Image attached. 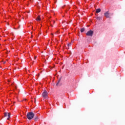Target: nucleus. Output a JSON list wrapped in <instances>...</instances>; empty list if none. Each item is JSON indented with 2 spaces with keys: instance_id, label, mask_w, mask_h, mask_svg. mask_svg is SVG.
Returning a JSON list of instances; mask_svg holds the SVG:
<instances>
[{
  "instance_id": "3",
  "label": "nucleus",
  "mask_w": 125,
  "mask_h": 125,
  "mask_svg": "<svg viewBox=\"0 0 125 125\" xmlns=\"http://www.w3.org/2000/svg\"><path fill=\"white\" fill-rule=\"evenodd\" d=\"M86 36H88L89 37H92L93 35V31L92 30H89L86 33Z\"/></svg>"
},
{
  "instance_id": "15",
  "label": "nucleus",
  "mask_w": 125,
  "mask_h": 125,
  "mask_svg": "<svg viewBox=\"0 0 125 125\" xmlns=\"http://www.w3.org/2000/svg\"><path fill=\"white\" fill-rule=\"evenodd\" d=\"M59 82H60V81H59V82L57 83V85H58V83H59Z\"/></svg>"
},
{
  "instance_id": "5",
  "label": "nucleus",
  "mask_w": 125,
  "mask_h": 125,
  "mask_svg": "<svg viewBox=\"0 0 125 125\" xmlns=\"http://www.w3.org/2000/svg\"><path fill=\"white\" fill-rule=\"evenodd\" d=\"M4 117H8L7 119L9 120V118H10V113H4Z\"/></svg>"
},
{
  "instance_id": "10",
  "label": "nucleus",
  "mask_w": 125,
  "mask_h": 125,
  "mask_svg": "<svg viewBox=\"0 0 125 125\" xmlns=\"http://www.w3.org/2000/svg\"><path fill=\"white\" fill-rule=\"evenodd\" d=\"M101 19V18H100V17H97V19L98 20H100Z\"/></svg>"
},
{
  "instance_id": "18",
  "label": "nucleus",
  "mask_w": 125,
  "mask_h": 125,
  "mask_svg": "<svg viewBox=\"0 0 125 125\" xmlns=\"http://www.w3.org/2000/svg\"><path fill=\"white\" fill-rule=\"evenodd\" d=\"M65 12H67V11H65Z\"/></svg>"
},
{
  "instance_id": "17",
  "label": "nucleus",
  "mask_w": 125,
  "mask_h": 125,
  "mask_svg": "<svg viewBox=\"0 0 125 125\" xmlns=\"http://www.w3.org/2000/svg\"><path fill=\"white\" fill-rule=\"evenodd\" d=\"M62 8H64V6L62 7Z\"/></svg>"
},
{
  "instance_id": "2",
  "label": "nucleus",
  "mask_w": 125,
  "mask_h": 125,
  "mask_svg": "<svg viewBox=\"0 0 125 125\" xmlns=\"http://www.w3.org/2000/svg\"><path fill=\"white\" fill-rule=\"evenodd\" d=\"M48 95V94L47 93V91H46V90H44L42 94V96L43 97V98H47Z\"/></svg>"
},
{
  "instance_id": "6",
  "label": "nucleus",
  "mask_w": 125,
  "mask_h": 125,
  "mask_svg": "<svg viewBox=\"0 0 125 125\" xmlns=\"http://www.w3.org/2000/svg\"><path fill=\"white\" fill-rule=\"evenodd\" d=\"M101 11V9L99 8L96 10V13H99Z\"/></svg>"
},
{
  "instance_id": "9",
  "label": "nucleus",
  "mask_w": 125,
  "mask_h": 125,
  "mask_svg": "<svg viewBox=\"0 0 125 125\" xmlns=\"http://www.w3.org/2000/svg\"><path fill=\"white\" fill-rule=\"evenodd\" d=\"M38 120H39V118L36 117V118H35V121L36 122H37V121H38Z\"/></svg>"
},
{
  "instance_id": "12",
  "label": "nucleus",
  "mask_w": 125,
  "mask_h": 125,
  "mask_svg": "<svg viewBox=\"0 0 125 125\" xmlns=\"http://www.w3.org/2000/svg\"><path fill=\"white\" fill-rule=\"evenodd\" d=\"M29 1H30V2H33V1H34V0H29Z\"/></svg>"
},
{
  "instance_id": "16",
  "label": "nucleus",
  "mask_w": 125,
  "mask_h": 125,
  "mask_svg": "<svg viewBox=\"0 0 125 125\" xmlns=\"http://www.w3.org/2000/svg\"><path fill=\"white\" fill-rule=\"evenodd\" d=\"M52 36H53V34L51 33Z\"/></svg>"
},
{
  "instance_id": "14",
  "label": "nucleus",
  "mask_w": 125,
  "mask_h": 125,
  "mask_svg": "<svg viewBox=\"0 0 125 125\" xmlns=\"http://www.w3.org/2000/svg\"><path fill=\"white\" fill-rule=\"evenodd\" d=\"M24 101H27V99H25L23 100Z\"/></svg>"
},
{
  "instance_id": "13",
  "label": "nucleus",
  "mask_w": 125,
  "mask_h": 125,
  "mask_svg": "<svg viewBox=\"0 0 125 125\" xmlns=\"http://www.w3.org/2000/svg\"><path fill=\"white\" fill-rule=\"evenodd\" d=\"M56 35H57V34H58V31H57V32L55 33Z\"/></svg>"
},
{
  "instance_id": "1",
  "label": "nucleus",
  "mask_w": 125,
  "mask_h": 125,
  "mask_svg": "<svg viewBox=\"0 0 125 125\" xmlns=\"http://www.w3.org/2000/svg\"><path fill=\"white\" fill-rule=\"evenodd\" d=\"M26 117L28 120H32L35 117V114L33 112H30L27 113Z\"/></svg>"
},
{
  "instance_id": "4",
  "label": "nucleus",
  "mask_w": 125,
  "mask_h": 125,
  "mask_svg": "<svg viewBox=\"0 0 125 125\" xmlns=\"http://www.w3.org/2000/svg\"><path fill=\"white\" fill-rule=\"evenodd\" d=\"M104 16L106 18H109V17H110V14H109V12L107 11L104 13Z\"/></svg>"
},
{
  "instance_id": "8",
  "label": "nucleus",
  "mask_w": 125,
  "mask_h": 125,
  "mask_svg": "<svg viewBox=\"0 0 125 125\" xmlns=\"http://www.w3.org/2000/svg\"><path fill=\"white\" fill-rule=\"evenodd\" d=\"M84 28H81V33H83V32L84 31Z\"/></svg>"
},
{
  "instance_id": "19",
  "label": "nucleus",
  "mask_w": 125,
  "mask_h": 125,
  "mask_svg": "<svg viewBox=\"0 0 125 125\" xmlns=\"http://www.w3.org/2000/svg\"><path fill=\"white\" fill-rule=\"evenodd\" d=\"M68 8H70V7H68Z\"/></svg>"
},
{
  "instance_id": "11",
  "label": "nucleus",
  "mask_w": 125,
  "mask_h": 125,
  "mask_svg": "<svg viewBox=\"0 0 125 125\" xmlns=\"http://www.w3.org/2000/svg\"><path fill=\"white\" fill-rule=\"evenodd\" d=\"M68 47H69V46H71V45H72V44H71V43H69V44H68Z\"/></svg>"
},
{
  "instance_id": "7",
  "label": "nucleus",
  "mask_w": 125,
  "mask_h": 125,
  "mask_svg": "<svg viewBox=\"0 0 125 125\" xmlns=\"http://www.w3.org/2000/svg\"><path fill=\"white\" fill-rule=\"evenodd\" d=\"M36 21H41V17H40V16L37 17V18H36Z\"/></svg>"
}]
</instances>
